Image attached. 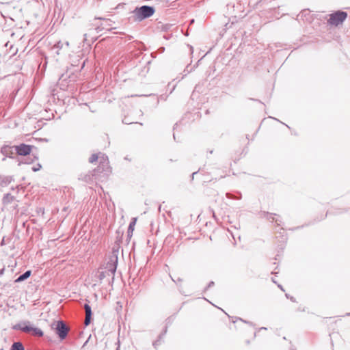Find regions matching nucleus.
Masks as SVG:
<instances>
[{
    "label": "nucleus",
    "mask_w": 350,
    "mask_h": 350,
    "mask_svg": "<svg viewBox=\"0 0 350 350\" xmlns=\"http://www.w3.org/2000/svg\"><path fill=\"white\" fill-rule=\"evenodd\" d=\"M327 24L332 26L342 25L347 18V13L344 11H336L328 15Z\"/></svg>",
    "instance_id": "f257e3e1"
},
{
    "label": "nucleus",
    "mask_w": 350,
    "mask_h": 350,
    "mask_svg": "<svg viewBox=\"0 0 350 350\" xmlns=\"http://www.w3.org/2000/svg\"><path fill=\"white\" fill-rule=\"evenodd\" d=\"M135 20L142 21L143 19L150 17L153 14V8L150 6L144 5L139 8H136L133 11Z\"/></svg>",
    "instance_id": "f03ea898"
},
{
    "label": "nucleus",
    "mask_w": 350,
    "mask_h": 350,
    "mask_svg": "<svg viewBox=\"0 0 350 350\" xmlns=\"http://www.w3.org/2000/svg\"><path fill=\"white\" fill-rule=\"evenodd\" d=\"M51 328L55 331L56 334L61 340L66 338L69 329L62 321H58L52 324Z\"/></svg>",
    "instance_id": "7ed1b4c3"
},
{
    "label": "nucleus",
    "mask_w": 350,
    "mask_h": 350,
    "mask_svg": "<svg viewBox=\"0 0 350 350\" xmlns=\"http://www.w3.org/2000/svg\"><path fill=\"white\" fill-rule=\"evenodd\" d=\"M118 251L113 250L109 261L107 263L106 271L114 274L117 268Z\"/></svg>",
    "instance_id": "20e7f679"
},
{
    "label": "nucleus",
    "mask_w": 350,
    "mask_h": 350,
    "mask_svg": "<svg viewBox=\"0 0 350 350\" xmlns=\"http://www.w3.org/2000/svg\"><path fill=\"white\" fill-rule=\"evenodd\" d=\"M99 166L96 170H95L94 173H103L104 172H107L109 170V161L108 157L105 154L99 152ZM96 176V174H94Z\"/></svg>",
    "instance_id": "39448f33"
},
{
    "label": "nucleus",
    "mask_w": 350,
    "mask_h": 350,
    "mask_svg": "<svg viewBox=\"0 0 350 350\" xmlns=\"http://www.w3.org/2000/svg\"><path fill=\"white\" fill-rule=\"evenodd\" d=\"M32 147L29 145L21 144L19 146H14V151L19 155L26 156L30 154Z\"/></svg>",
    "instance_id": "423d86ee"
},
{
    "label": "nucleus",
    "mask_w": 350,
    "mask_h": 350,
    "mask_svg": "<svg viewBox=\"0 0 350 350\" xmlns=\"http://www.w3.org/2000/svg\"><path fill=\"white\" fill-rule=\"evenodd\" d=\"M14 329H20L26 333H31L33 326L29 321L23 322L14 326Z\"/></svg>",
    "instance_id": "0eeeda50"
},
{
    "label": "nucleus",
    "mask_w": 350,
    "mask_h": 350,
    "mask_svg": "<svg viewBox=\"0 0 350 350\" xmlns=\"http://www.w3.org/2000/svg\"><path fill=\"white\" fill-rule=\"evenodd\" d=\"M84 309L85 312V318L84 323L85 325H88L91 321L92 310L91 307L88 304H85Z\"/></svg>",
    "instance_id": "6e6552de"
},
{
    "label": "nucleus",
    "mask_w": 350,
    "mask_h": 350,
    "mask_svg": "<svg viewBox=\"0 0 350 350\" xmlns=\"http://www.w3.org/2000/svg\"><path fill=\"white\" fill-rule=\"evenodd\" d=\"M12 180V176L0 175V187H7Z\"/></svg>",
    "instance_id": "1a4fd4ad"
},
{
    "label": "nucleus",
    "mask_w": 350,
    "mask_h": 350,
    "mask_svg": "<svg viewBox=\"0 0 350 350\" xmlns=\"http://www.w3.org/2000/svg\"><path fill=\"white\" fill-rule=\"evenodd\" d=\"M14 147L3 146L1 148V152L6 157H11L14 153Z\"/></svg>",
    "instance_id": "9d476101"
},
{
    "label": "nucleus",
    "mask_w": 350,
    "mask_h": 350,
    "mask_svg": "<svg viewBox=\"0 0 350 350\" xmlns=\"http://www.w3.org/2000/svg\"><path fill=\"white\" fill-rule=\"evenodd\" d=\"M31 271L30 270H28L25 271L23 274L20 275L18 278L15 280L16 283H18L24 281L25 280L27 279L31 275Z\"/></svg>",
    "instance_id": "9b49d317"
},
{
    "label": "nucleus",
    "mask_w": 350,
    "mask_h": 350,
    "mask_svg": "<svg viewBox=\"0 0 350 350\" xmlns=\"http://www.w3.org/2000/svg\"><path fill=\"white\" fill-rule=\"evenodd\" d=\"M14 200V198L11 194L7 193L3 198V202L4 204H7L12 202Z\"/></svg>",
    "instance_id": "f8f14e48"
},
{
    "label": "nucleus",
    "mask_w": 350,
    "mask_h": 350,
    "mask_svg": "<svg viewBox=\"0 0 350 350\" xmlns=\"http://www.w3.org/2000/svg\"><path fill=\"white\" fill-rule=\"evenodd\" d=\"M31 333L33 335L37 336H43L42 331L40 329L34 327H33V329L31 330Z\"/></svg>",
    "instance_id": "ddd939ff"
},
{
    "label": "nucleus",
    "mask_w": 350,
    "mask_h": 350,
    "mask_svg": "<svg viewBox=\"0 0 350 350\" xmlns=\"http://www.w3.org/2000/svg\"><path fill=\"white\" fill-rule=\"evenodd\" d=\"M23 349H24V347L22 343L20 342H14L12 345V350H23Z\"/></svg>",
    "instance_id": "4468645a"
},
{
    "label": "nucleus",
    "mask_w": 350,
    "mask_h": 350,
    "mask_svg": "<svg viewBox=\"0 0 350 350\" xmlns=\"http://www.w3.org/2000/svg\"><path fill=\"white\" fill-rule=\"evenodd\" d=\"M98 157H99V153L98 154H93L89 159V162L90 163H94L95 161H98Z\"/></svg>",
    "instance_id": "2eb2a0df"
},
{
    "label": "nucleus",
    "mask_w": 350,
    "mask_h": 350,
    "mask_svg": "<svg viewBox=\"0 0 350 350\" xmlns=\"http://www.w3.org/2000/svg\"><path fill=\"white\" fill-rule=\"evenodd\" d=\"M170 27V25L166 24L165 25L161 24V23H158L157 25V29H161L162 30H164V31H166L169 29Z\"/></svg>",
    "instance_id": "dca6fc26"
},
{
    "label": "nucleus",
    "mask_w": 350,
    "mask_h": 350,
    "mask_svg": "<svg viewBox=\"0 0 350 350\" xmlns=\"http://www.w3.org/2000/svg\"><path fill=\"white\" fill-rule=\"evenodd\" d=\"M135 221H136V219H135L132 222H131L129 227V230H133V226L135 225Z\"/></svg>",
    "instance_id": "f3484780"
},
{
    "label": "nucleus",
    "mask_w": 350,
    "mask_h": 350,
    "mask_svg": "<svg viewBox=\"0 0 350 350\" xmlns=\"http://www.w3.org/2000/svg\"><path fill=\"white\" fill-rule=\"evenodd\" d=\"M63 46V44L61 42H57L54 47L57 49H61Z\"/></svg>",
    "instance_id": "a211bd4d"
},
{
    "label": "nucleus",
    "mask_w": 350,
    "mask_h": 350,
    "mask_svg": "<svg viewBox=\"0 0 350 350\" xmlns=\"http://www.w3.org/2000/svg\"><path fill=\"white\" fill-rule=\"evenodd\" d=\"M40 167H41V165L40 164H38V166L33 167V170L34 172H36V171L39 170L40 169Z\"/></svg>",
    "instance_id": "6ab92c4d"
},
{
    "label": "nucleus",
    "mask_w": 350,
    "mask_h": 350,
    "mask_svg": "<svg viewBox=\"0 0 350 350\" xmlns=\"http://www.w3.org/2000/svg\"><path fill=\"white\" fill-rule=\"evenodd\" d=\"M5 268H3L0 270V276L3 275L4 273Z\"/></svg>",
    "instance_id": "aec40b11"
},
{
    "label": "nucleus",
    "mask_w": 350,
    "mask_h": 350,
    "mask_svg": "<svg viewBox=\"0 0 350 350\" xmlns=\"http://www.w3.org/2000/svg\"><path fill=\"white\" fill-rule=\"evenodd\" d=\"M213 284H214V282H211L208 284V287H211V286H212Z\"/></svg>",
    "instance_id": "412c9836"
},
{
    "label": "nucleus",
    "mask_w": 350,
    "mask_h": 350,
    "mask_svg": "<svg viewBox=\"0 0 350 350\" xmlns=\"http://www.w3.org/2000/svg\"><path fill=\"white\" fill-rule=\"evenodd\" d=\"M290 299L292 301H295V299L293 297H290Z\"/></svg>",
    "instance_id": "4be33fe9"
},
{
    "label": "nucleus",
    "mask_w": 350,
    "mask_h": 350,
    "mask_svg": "<svg viewBox=\"0 0 350 350\" xmlns=\"http://www.w3.org/2000/svg\"><path fill=\"white\" fill-rule=\"evenodd\" d=\"M278 286L282 291H284L282 286L280 284H278Z\"/></svg>",
    "instance_id": "5701e85b"
},
{
    "label": "nucleus",
    "mask_w": 350,
    "mask_h": 350,
    "mask_svg": "<svg viewBox=\"0 0 350 350\" xmlns=\"http://www.w3.org/2000/svg\"><path fill=\"white\" fill-rule=\"evenodd\" d=\"M1 245H4V238L3 239V240H2L1 243Z\"/></svg>",
    "instance_id": "b1692460"
},
{
    "label": "nucleus",
    "mask_w": 350,
    "mask_h": 350,
    "mask_svg": "<svg viewBox=\"0 0 350 350\" xmlns=\"http://www.w3.org/2000/svg\"><path fill=\"white\" fill-rule=\"evenodd\" d=\"M196 173H197L196 172H193V173L192 174V176L193 177V176H194V175H195Z\"/></svg>",
    "instance_id": "393cba45"
},
{
    "label": "nucleus",
    "mask_w": 350,
    "mask_h": 350,
    "mask_svg": "<svg viewBox=\"0 0 350 350\" xmlns=\"http://www.w3.org/2000/svg\"><path fill=\"white\" fill-rule=\"evenodd\" d=\"M272 281H273V282L276 283L275 279H273Z\"/></svg>",
    "instance_id": "a878e982"
},
{
    "label": "nucleus",
    "mask_w": 350,
    "mask_h": 350,
    "mask_svg": "<svg viewBox=\"0 0 350 350\" xmlns=\"http://www.w3.org/2000/svg\"><path fill=\"white\" fill-rule=\"evenodd\" d=\"M272 281H273V282L276 283L275 279H273Z\"/></svg>",
    "instance_id": "bb28decb"
},
{
    "label": "nucleus",
    "mask_w": 350,
    "mask_h": 350,
    "mask_svg": "<svg viewBox=\"0 0 350 350\" xmlns=\"http://www.w3.org/2000/svg\"><path fill=\"white\" fill-rule=\"evenodd\" d=\"M286 297L287 298H290V297H289V295H288V294H286Z\"/></svg>",
    "instance_id": "cd10ccee"
},
{
    "label": "nucleus",
    "mask_w": 350,
    "mask_h": 350,
    "mask_svg": "<svg viewBox=\"0 0 350 350\" xmlns=\"http://www.w3.org/2000/svg\"><path fill=\"white\" fill-rule=\"evenodd\" d=\"M161 49H162L161 52H163L164 51V48H161Z\"/></svg>",
    "instance_id": "c85d7f7f"
}]
</instances>
